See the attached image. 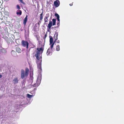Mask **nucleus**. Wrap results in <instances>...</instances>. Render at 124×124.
<instances>
[{"label": "nucleus", "instance_id": "obj_1", "mask_svg": "<svg viewBox=\"0 0 124 124\" xmlns=\"http://www.w3.org/2000/svg\"><path fill=\"white\" fill-rule=\"evenodd\" d=\"M43 51V49L42 48H38L35 53V55L37 60L39 61V64L38 63V66L39 69L41 68V54Z\"/></svg>", "mask_w": 124, "mask_h": 124}, {"label": "nucleus", "instance_id": "obj_2", "mask_svg": "<svg viewBox=\"0 0 124 124\" xmlns=\"http://www.w3.org/2000/svg\"><path fill=\"white\" fill-rule=\"evenodd\" d=\"M54 44V42H53V38L51 36H50V48H49L47 51L46 53L47 55H50L51 54V51Z\"/></svg>", "mask_w": 124, "mask_h": 124}, {"label": "nucleus", "instance_id": "obj_3", "mask_svg": "<svg viewBox=\"0 0 124 124\" xmlns=\"http://www.w3.org/2000/svg\"><path fill=\"white\" fill-rule=\"evenodd\" d=\"M41 79V75H39L36 81L37 86H39L40 84Z\"/></svg>", "mask_w": 124, "mask_h": 124}, {"label": "nucleus", "instance_id": "obj_4", "mask_svg": "<svg viewBox=\"0 0 124 124\" xmlns=\"http://www.w3.org/2000/svg\"><path fill=\"white\" fill-rule=\"evenodd\" d=\"M22 43L23 46L24 47L26 46V48H27L28 45V42L23 40L22 41Z\"/></svg>", "mask_w": 124, "mask_h": 124}, {"label": "nucleus", "instance_id": "obj_5", "mask_svg": "<svg viewBox=\"0 0 124 124\" xmlns=\"http://www.w3.org/2000/svg\"><path fill=\"white\" fill-rule=\"evenodd\" d=\"M55 15L57 17V20H58V22H57V25L58 26H59L60 25V21L59 16L58 14L57 13L55 14Z\"/></svg>", "mask_w": 124, "mask_h": 124}, {"label": "nucleus", "instance_id": "obj_6", "mask_svg": "<svg viewBox=\"0 0 124 124\" xmlns=\"http://www.w3.org/2000/svg\"><path fill=\"white\" fill-rule=\"evenodd\" d=\"M60 2L59 0H57L54 2V5L56 7H58L60 5Z\"/></svg>", "mask_w": 124, "mask_h": 124}, {"label": "nucleus", "instance_id": "obj_7", "mask_svg": "<svg viewBox=\"0 0 124 124\" xmlns=\"http://www.w3.org/2000/svg\"><path fill=\"white\" fill-rule=\"evenodd\" d=\"M25 76V72L24 70H22L21 71V78L22 79L24 78Z\"/></svg>", "mask_w": 124, "mask_h": 124}, {"label": "nucleus", "instance_id": "obj_8", "mask_svg": "<svg viewBox=\"0 0 124 124\" xmlns=\"http://www.w3.org/2000/svg\"><path fill=\"white\" fill-rule=\"evenodd\" d=\"M11 54L14 57H16L17 56L16 53L14 51L12 50V51Z\"/></svg>", "mask_w": 124, "mask_h": 124}, {"label": "nucleus", "instance_id": "obj_9", "mask_svg": "<svg viewBox=\"0 0 124 124\" xmlns=\"http://www.w3.org/2000/svg\"><path fill=\"white\" fill-rule=\"evenodd\" d=\"M18 82V80L17 78H15L13 81V82L15 84L17 83Z\"/></svg>", "mask_w": 124, "mask_h": 124}, {"label": "nucleus", "instance_id": "obj_10", "mask_svg": "<svg viewBox=\"0 0 124 124\" xmlns=\"http://www.w3.org/2000/svg\"><path fill=\"white\" fill-rule=\"evenodd\" d=\"M31 93L33 94L32 95H31L28 94H27V96L29 98H32L34 95L35 94L34 93H32L31 92Z\"/></svg>", "mask_w": 124, "mask_h": 124}, {"label": "nucleus", "instance_id": "obj_11", "mask_svg": "<svg viewBox=\"0 0 124 124\" xmlns=\"http://www.w3.org/2000/svg\"><path fill=\"white\" fill-rule=\"evenodd\" d=\"M29 72V70L27 68H26L25 69V76L27 77L28 74Z\"/></svg>", "mask_w": 124, "mask_h": 124}, {"label": "nucleus", "instance_id": "obj_12", "mask_svg": "<svg viewBox=\"0 0 124 124\" xmlns=\"http://www.w3.org/2000/svg\"><path fill=\"white\" fill-rule=\"evenodd\" d=\"M27 17H28L27 15H26V17H25V18L24 19V22H23V23L24 25H25L26 23L27 22Z\"/></svg>", "mask_w": 124, "mask_h": 124}, {"label": "nucleus", "instance_id": "obj_13", "mask_svg": "<svg viewBox=\"0 0 124 124\" xmlns=\"http://www.w3.org/2000/svg\"><path fill=\"white\" fill-rule=\"evenodd\" d=\"M16 51L17 52L19 53H20L21 52V50L19 47H16Z\"/></svg>", "mask_w": 124, "mask_h": 124}, {"label": "nucleus", "instance_id": "obj_14", "mask_svg": "<svg viewBox=\"0 0 124 124\" xmlns=\"http://www.w3.org/2000/svg\"><path fill=\"white\" fill-rule=\"evenodd\" d=\"M52 25V21H50L49 22V23L48 24V27L50 29Z\"/></svg>", "mask_w": 124, "mask_h": 124}, {"label": "nucleus", "instance_id": "obj_15", "mask_svg": "<svg viewBox=\"0 0 124 124\" xmlns=\"http://www.w3.org/2000/svg\"><path fill=\"white\" fill-rule=\"evenodd\" d=\"M0 51L1 52L3 53H6V51L4 48H1L0 49Z\"/></svg>", "mask_w": 124, "mask_h": 124}, {"label": "nucleus", "instance_id": "obj_16", "mask_svg": "<svg viewBox=\"0 0 124 124\" xmlns=\"http://www.w3.org/2000/svg\"><path fill=\"white\" fill-rule=\"evenodd\" d=\"M53 25H54L56 24V20L55 19H52Z\"/></svg>", "mask_w": 124, "mask_h": 124}, {"label": "nucleus", "instance_id": "obj_17", "mask_svg": "<svg viewBox=\"0 0 124 124\" xmlns=\"http://www.w3.org/2000/svg\"><path fill=\"white\" fill-rule=\"evenodd\" d=\"M56 50L57 51H59L60 50V46L59 45H57L56 46Z\"/></svg>", "mask_w": 124, "mask_h": 124}, {"label": "nucleus", "instance_id": "obj_18", "mask_svg": "<svg viewBox=\"0 0 124 124\" xmlns=\"http://www.w3.org/2000/svg\"><path fill=\"white\" fill-rule=\"evenodd\" d=\"M16 14L17 15H21L22 14V11L21 10H19L18 11H17L16 12Z\"/></svg>", "mask_w": 124, "mask_h": 124}, {"label": "nucleus", "instance_id": "obj_19", "mask_svg": "<svg viewBox=\"0 0 124 124\" xmlns=\"http://www.w3.org/2000/svg\"><path fill=\"white\" fill-rule=\"evenodd\" d=\"M43 13H42L40 15V20H41L43 18V16H42Z\"/></svg>", "mask_w": 124, "mask_h": 124}, {"label": "nucleus", "instance_id": "obj_20", "mask_svg": "<svg viewBox=\"0 0 124 124\" xmlns=\"http://www.w3.org/2000/svg\"><path fill=\"white\" fill-rule=\"evenodd\" d=\"M48 17H45V18H44V20L45 21V22H47V20H48Z\"/></svg>", "mask_w": 124, "mask_h": 124}, {"label": "nucleus", "instance_id": "obj_21", "mask_svg": "<svg viewBox=\"0 0 124 124\" xmlns=\"http://www.w3.org/2000/svg\"><path fill=\"white\" fill-rule=\"evenodd\" d=\"M36 90V88H35L34 89V91L31 92V93H35V91Z\"/></svg>", "mask_w": 124, "mask_h": 124}, {"label": "nucleus", "instance_id": "obj_22", "mask_svg": "<svg viewBox=\"0 0 124 124\" xmlns=\"http://www.w3.org/2000/svg\"><path fill=\"white\" fill-rule=\"evenodd\" d=\"M33 87H35L36 86H37V84H34V85H33Z\"/></svg>", "mask_w": 124, "mask_h": 124}, {"label": "nucleus", "instance_id": "obj_23", "mask_svg": "<svg viewBox=\"0 0 124 124\" xmlns=\"http://www.w3.org/2000/svg\"><path fill=\"white\" fill-rule=\"evenodd\" d=\"M17 7L18 9H20V7L19 5H17Z\"/></svg>", "mask_w": 124, "mask_h": 124}, {"label": "nucleus", "instance_id": "obj_24", "mask_svg": "<svg viewBox=\"0 0 124 124\" xmlns=\"http://www.w3.org/2000/svg\"><path fill=\"white\" fill-rule=\"evenodd\" d=\"M55 35H56V39H55L56 40H57V37L58 35V34L57 33L56 34H55Z\"/></svg>", "mask_w": 124, "mask_h": 124}, {"label": "nucleus", "instance_id": "obj_25", "mask_svg": "<svg viewBox=\"0 0 124 124\" xmlns=\"http://www.w3.org/2000/svg\"><path fill=\"white\" fill-rule=\"evenodd\" d=\"M20 2L22 3H23V0H19Z\"/></svg>", "mask_w": 124, "mask_h": 124}, {"label": "nucleus", "instance_id": "obj_26", "mask_svg": "<svg viewBox=\"0 0 124 124\" xmlns=\"http://www.w3.org/2000/svg\"><path fill=\"white\" fill-rule=\"evenodd\" d=\"M2 77V76L0 74V78H1Z\"/></svg>", "mask_w": 124, "mask_h": 124}, {"label": "nucleus", "instance_id": "obj_27", "mask_svg": "<svg viewBox=\"0 0 124 124\" xmlns=\"http://www.w3.org/2000/svg\"><path fill=\"white\" fill-rule=\"evenodd\" d=\"M70 6H72V4H70Z\"/></svg>", "mask_w": 124, "mask_h": 124}, {"label": "nucleus", "instance_id": "obj_28", "mask_svg": "<svg viewBox=\"0 0 124 124\" xmlns=\"http://www.w3.org/2000/svg\"><path fill=\"white\" fill-rule=\"evenodd\" d=\"M57 42L58 43H59V41L58 40V41H57Z\"/></svg>", "mask_w": 124, "mask_h": 124}, {"label": "nucleus", "instance_id": "obj_29", "mask_svg": "<svg viewBox=\"0 0 124 124\" xmlns=\"http://www.w3.org/2000/svg\"><path fill=\"white\" fill-rule=\"evenodd\" d=\"M38 25L39 24V23H38Z\"/></svg>", "mask_w": 124, "mask_h": 124}]
</instances>
